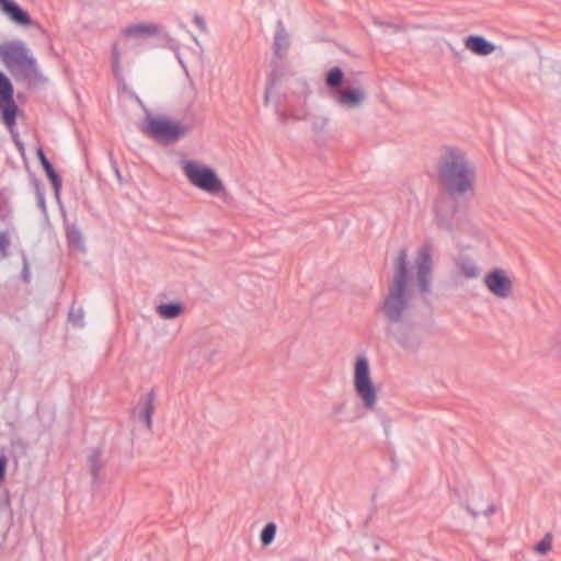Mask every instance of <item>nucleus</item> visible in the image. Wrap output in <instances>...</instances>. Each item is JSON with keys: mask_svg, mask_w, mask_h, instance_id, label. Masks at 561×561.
Segmentation results:
<instances>
[{"mask_svg": "<svg viewBox=\"0 0 561 561\" xmlns=\"http://www.w3.org/2000/svg\"><path fill=\"white\" fill-rule=\"evenodd\" d=\"M408 253L401 249L393 264V276L381 305L386 320V334L405 350L415 351L421 339L408 316L411 307V294L408 286Z\"/></svg>", "mask_w": 561, "mask_h": 561, "instance_id": "nucleus-1", "label": "nucleus"}, {"mask_svg": "<svg viewBox=\"0 0 561 561\" xmlns=\"http://www.w3.org/2000/svg\"><path fill=\"white\" fill-rule=\"evenodd\" d=\"M436 171L440 186L449 195H465L474 190L476 168L459 148H446L438 159Z\"/></svg>", "mask_w": 561, "mask_h": 561, "instance_id": "nucleus-2", "label": "nucleus"}, {"mask_svg": "<svg viewBox=\"0 0 561 561\" xmlns=\"http://www.w3.org/2000/svg\"><path fill=\"white\" fill-rule=\"evenodd\" d=\"M0 57L14 76L31 79L37 76V64L21 41H11L0 46Z\"/></svg>", "mask_w": 561, "mask_h": 561, "instance_id": "nucleus-3", "label": "nucleus"}, {"mask_svg": "<svg viewBox=\"0 0 561 561\" xmlns=\"http://www.w3.org/2000/svg\"><path fill=\"white\" fill-rule=\"evenodd\" d=\"M182 171L188 182L201 191L218 196L226 194V187L213 168L194 160H185L182 162Z\"/></svg>", "mask_w": 561, "mask_h": 561, "instance_id": "nucleus-4", "label": "nucleus"}, {"mask_svg": "<svg viewBox=\"0 0 561 561\" xmlns=\"http://www.w3.org/2000/svg\"><path fill=\"white\" fill-rule=\"evenodd\" d=\"M141 130L145 135L158 142L171 144L184 137L190 128L180 122H173L163 117L148 116Z\"/></svg>", "mask_w": 561, "mask_h": 561, "instance_id": "nucleus-5", "label": "nucleus"}, {"mask_svg": "<svg viewBox=\"0 0 561 561\" xmlns=\"http://www.w3.org/2000/svg\"><path fill=\"white\" fill-rule=\"evenodd\" d=\"M353 383L355 392L364 407L373 410L377 404L378 396L370 376L369 362L365 355L355 358Z\"/></svg>", "mask_w": 561, "mask_h": 561, "instance_id": "nucleus-6", "label": "nucleus"}, {"mask_svg": "<svg viewBox=\"0 0 561 561\" xmlns=\"http://www.w3.org/2000/svg\"><path fill=\"white\" fill-rule=\"evenodd\" d=\"M0 110L3 123L11 131L15 145L23 150V144L16 140V135L13 131L16 122L18 106L13 100V87L7 76L0 71Z\"/></svg>", "mask_w": 561, "mask_h": 561, "instance_id": "nucleus-7", "label": "nucleus"}, {"mask_svg": "<svg viewBox=\"0 0 561 561\" xmlns=\"http://www.w3.org/2000/svg\"><path fill=\"white\" fill-rule=\"evenodd\" d=\"M483 284L489 291L497 298L507 299L513 294V280L501 267H495L486 273L483 278Z\"/></svg>", "mask_w": 561, "mask_h": 561, "instance_id": "nucleus-8", "label": "nucleus"}, {"mask_svg": "<svg viewBox=\"0 0 561 561\" xmlns=\"http://www.w3.org/2000/svg\"><path fill=\"white\" fill-rule=\"evenodd\" d=\"M432 265V245L430 243H425L419 249L415 261L417 285L420 291L423 294L431 291Z\"/></svg>", "mask_w": 561, "mask_h": 561, "instance_id": "nucleus-9", "label": "nucleus"}, {"mask_svg": "<svg viewBox=\"0 0 561 561\" xmlns=\"http://www.w3.org/2000/svg\"><path fill=\"white\" fill-rule=\"evenodd\" d=\"M334 101L346 108L359 107L366 100V92L360 88L344 87L333 92Z\"/></svg>", "mask_w": 561, "mask_h": 561, "instance_id": "nucleus-10", "label": "nucleus"}, {"mask_svg": "<svg viewBox=\"0 0 561 561\" xmlns=\"http://www.w3.org/2000/svg\"><path fill=\"white\" fill-rule=\"evenodd\" d=\"M156 390L151 389L145 396L140 397L136 407V413L138 414L139 419L145 422L146 427L149 431L152 430V416L156 411Z\"/></svg>", "mask_w": 561, "mask_h": 561, "instance_id": "nucleus-11", "label": "nucleus"}, {"mask_svg": "<svg viewBox=\"0 0 561 561\" xmlns=\"http://www.w3.org/2000/svg\"><path fill=\"white\" fill-rule=\"evenodd\" d=\"M457 211L456 202L440 199L435 205L436 219L439 228L450 230Z\"/></svg>", "mask_w": 561, "mask_h": 561, "instance_id": "nucleus-12", "label": "nucleus"}, {"mask_svg": "<svg viewBox=\"0 0 561 561\" xmlns=\"http://www.w3.org/2000/svg\"><path fill=\"white\" fill-rule=\"evenodd\" d=\"M290 48L289 34L286 31L283 21H278L276 24V31L273 42V54L277 59L286 58Z\"/></svg>", "mask_w": 561, "mask_h": 561, "instance_id": "nucleus-13", "label": "nucleus"}, {"mask_svg": "<svg viewBox=\"0 0 561 561\" xmlns=\"http://www.w3.org/2000/svg\"><path fill=\"white\" fill-rule=\"evenodd\" d=\"M0 9L20 25L32 23L30 14L12 0H0Z\"/></svg>", "mask_w": 561, "mask_h": 561, "instance_id": "nucleus-14", "label": "nucleus"}, {"mask_svg": "<svg viewBox=\"0 0 561 561\" xmlns=\"http://www.w3.org/2000/svg\"><path fill=\"white\" fill-rule=\"evenodd\" d=\"M467 49L478 56H488L495 50V45L480 35H470L465 41Z\"/></svg>", "mask_w": 561, "mask_h": 561, "instance_id": "nucleus-15", "label": "nucleus"}, {"mask_svg": "<svg viewBox=\"0 0 561 561\" xmlns=\"http://www.w3.org/2000/svg\"><path fill=\"white\" fill-rule=\"evenodd\" d=\"M36 156H37V158H38V160H39V162H41V164H42V167H43L47 178L51 182L55 195L58 198L59 194H60V190H61V184H62L60 176L55 171L53 164L47 159L44 150L41 147L36 150Z\"/></svg>", "mask_w": 561, "mask_h": 561, "instance_id": "nucleus-16", "label": "nucleus"}, {"mask_svg": "<svg viewBox=\"0 0 561 561\" xmlns=\"http://www.w3.org/2000/svg\"><path fill=\"white\" fill-rule=\"evenodd\" d=\"M159 33V27L151 23H138L128 25L123 34L130 37H150Z\"/></svg>", "mask_w": 561, "mask_h": 561, "instance_id": "nucleus-17", "label": "nucleus"}, {"mask_svg": "<svg viewBox=\"0 0 561 561\" xmlns=\"http://www.w3.org/2000/svg\"><path fill=\"white\" fill-rule=\"evenodd\" d=\"M157 313L165 320L179 318L184 312L182 302L161 304L156 308Z\"/></svg>", "mask_w": 561, "mask_h": 561, "instance_id": "nucleus-18", "label": "nucleus"}, {"mask_svg": "<svg viewBox=\"0 0 561 561\" xmlns=\"http://www.w3.org/2000/svg\"><path fill=\"white\" fill-rule=\"evenodd\" d=\"M89 465L93 482L98 484L100 481L101 471L104 467V463L102 461V450L100 448H95L92 450L91 455L89 456Z\"/></svg>", "mask_w": 561, "mask_h": 561, "instance_id": "nucleus-19", "label": "nucleus"}, {"mask_svg": "<svg viewBox=\"0 0 561 561\" xmlns=\"http://www.w3.org/2000/svg\"><path fill=\"white\" fill-rule=\"evenodd\" d=\"M344 72L340 67H333L329 70L325 76V84L331 90L333 94L334 91L342 89L341 84L343 82Z\"/></svg>", "mask_w": 561, "mask_h": 561, "instance_id": "nucleus-20", "label": "nucleus"}, {"mask_svg": "<svg viewBox=\"0 0 561 561\" xmlns=\"http://www.w3.org/2000/svg\"><path fill=\"white\" fill-rule=\"evenodd\" d=\"M457 266L460 270L461 274L466 278H476L480 274V270L477 264L467 257H462L457 262Z\"/></svg>", "mask_w": 561, "mask_h": 561, "instance_id": "nucleus-21", "label": "nucleus"}, {"mask_svg": "<svg viewBox=\"0 0 561 561\" xmlns=\"http://www.w3.org/2000/svg\"><path fill=\"white\" fill-rule=\"evenodd\" d=\"M66 236H67V241L70 245L78 248V249H83V238H82L81 231L78 227H76V226L68 227Z\"/></svg>", "mask_w": 561, "mask_h": 561, "instance_id": "nucleus-22", "label": "nucleus"}, {"mask_svg": "<svg viewBox=\"0 0 561 561\" xmlns=\"http://www.w3.org/2000/svg\"><path fill=\"white\" fill-rule=\"evenodd\" d=\"M276 529L277 528L274 523H268L264 526L260 537L262 546H270L274 541Z\"/></svg>", "mask_w": 561, "mask_h": 561, "instance_id": "nucleus-23", "label": "nucleus"}, {"mask_svg": "<svg viewBox=\"0 0 561 561\" xmlns=\"http://www.w3.org/2000/svg\"><path fill=\"white\" fill-rule=\"evenodd\" d=\"M552 548V536L550 533L546 534L543 538L535 546L538 553L546 554Z\"/></svg>", "mask_w": 561, "mask_h": 561, "instance_id": "nucleus-24", "label": "nucleus"}, {"mask_svg": "<svg viewBox=\"0 0 561 561\" xmlns=\"http://www.w3.org/2000/svg\"><path fill=\"white\" fill-rule=\"evenodd\" d=\"M10 234L8 231L0 232V255L5 259L9 255Z\"/></svg>", "mask_w": 561, "mask_h": 561, "instance_id": "nucleus-25", "label": "nucleus"}, {"mask_svg": "<svg viewBox=\"0 0 561 561\" xmlns=\"http://www.w3.org/2000/svg\"><path fill=\"white\" fill-rule=\"evenodd\" d=\"M68 317H69V321L73 325H77V327L83 325L84 312L81 308H78V309L71 308Z\"/></svg>", "mask_w": 561, "mask_h": 561, "instance_id": "nucleus-26", "label": "nucleus"}, {"mask_svg": "<svg viewBox=\"0 0 561 561\" xmlns=\"http://www.w3.org/2000/svg\"><path fill=\"white\" fill-rule=\"evenodd\" d=\"M22 259H23L22 278H23V280L25 283H30V280H31V273H30L27 257H26V255L24 253L22 254Z\"/></svg>", "mask_w": 561, "mask_h": 561, "instance_id": "nucleus-27", "label": "nucleus"}, {"mask_svg": "<svg viewBox=\"0 0 561 561\" xmlns=\"http://www.w3.org/2000/svg\"><path fill=\"white\" fill-rule=\"evenodd\" d=\"M36 199H37V205L42 209V211H46L45 194H44V191L39 186L36 187Z\"/></svg>", "mask_w": 561, "mask_h": 561, "instance_id": "nucleus-28", "label": "nucleus"}, {"mask_svg": "<svg viewBox=\"0 0 561 561\" xmlns=\"http://www.w3.org/2000/svg\"><path fill=\"white\" fill-rule=\"evenodd\" d=\"M193 21H194V23L198 26V28L202 32H206L207 31L206 23H205L204 19L199 14H195Z\"/></svg>", "mask_w": 561, "mask_h": 561, "instance_id": "nucleus-29", "label": "nucleus"}, {"mask_svg": "<svg viewBox=\"0 0 561 561\" xmlns=\"http://www.w3.org/2000/svg\"><path fill=\"white\" fill-rule=\"evenodd\" d=\"M7 458L5 456L0 457V482L4 479L5 469H7Z\"/></svg>", "mask_w": 561, "mask_h": 561, "instance_id": "nucleus-30", "label": "nucleus"}, {"mask_svg": "<svg viewBox=\"0 0 561 561\" xmlns=\"http://www.w3.org/2000/svg\"><path fill=\"white\" fill-rule=\"evenodd\" d=\"M112 61L113 64L119 62V51L116 44H114L112 48Z\"/></svg>", "mask_w": 561, "mask_h": 561, "instance_id": "nucleus-31", "label": "nucleus"}, {"mask_svg": "<svg viewBox=\"0 0 561 561\" xmlns=\"http://www.w3.org/2000/svg\"><path fill=\"white\" fill-rule=\"evenodd\" d=\"M495 512V506L493 504L489 505L488 508L484 511L485 516H490Z\"/></svg>", "mask_w": 561, "mask_h": 561, "instance_id": "nucleus-32", "label": "nucleus"}, {"mask_svg": "<svg viewBox=\"0 0 561 561\" xmlns=\"http://www.w3.org/2000/svg\"><path fill=\"white\" fill-rule=\"evenodd\" d=\"M468 512L470 513V515H471L473 518H477V517H478V515H479L477 511H474V510H472V508H470V507H468Z\"/></svg>", "mask_w": 561, "mask_h": 561, "instance_id": "nucleus-33", "label": "nucleus"}, {"mask_svg": "<svg viewBox=\"0 0 561 561\" xmlns=\"http://www.w3.org/2000/svg\"><path fill=\"white\" fill-rule=\"evenodd\" d=\"M275 81H276V76H275L274 73H272V75L270 76V85H271V87H272V85H274V84H275Z\"/></svg>", "mask_w": 561, "mask_h": 561, "instance_id": "nucleus-34", "label": "nucleus"}, {"mask_svg": "<svg viewBox=\"0 0 561 561\" xmlns=\"http://www.w3.org/2000/svg\"><path fill=\"white\" fill-rule=\"evenodd\" d=\"M119 70V62L118 64H113V71L114 73H117Z\"/></svg>", "mask_w": 561, "mask_h": 561, "instance_id": "nucleus-35", "label": "nucleus"}, {"mask_svg": "<svg viewBox=\"0 0 561 561\" xmlns=\"http://www.w3.org/2000/svg\"><path fill=\"white\" fill-rule=\"evenodd\" d=\"M268 99H270V89H267L265 92V102L266 103H268Z\"/></svg>", "mask_w": 561, "mask_h": 561, "instance_id": "nucleus-36", "label": "nucleus"}]
</instances>
